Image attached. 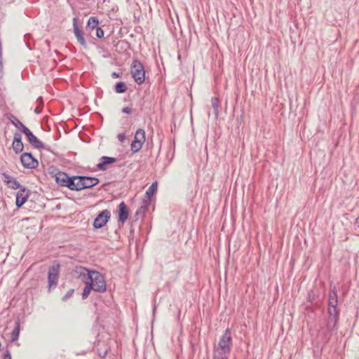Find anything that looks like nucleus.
<instances>
[{"mask_svg":"<svg viewBox=\"0 0 359 359\" xmlns=\"http://www.w3.org/2000/svg\"><path fill=\"white\" fill-rule=\"evenodd\" d=\"M314 298V295L311 294V293L309 294L308 300L309 302H311Z\"/></svg>","mask_w":359,"mask_h":359,"instance_id":"obj_40","label":"nucleus"},{"mask_svg":"<svg viewBox=\"0 0 359 359\" xmlns=\"http://www.w3.org/2000/svg\"><path fill=\"white\" fill-rule=\"evenodd\" d=\"M158 187V183L157 182H154L151 183V184L149 187L148 189L146 191V196H147V200H144L143 203H150L151 201V197L156 192Z\"/></svg>","mask_w":359,"mask_h":359,"instance_id":"obj_19","label":"nucleus"},{"mask_svg":"<svg viewBox=\"0 0 359 359\" xmlns=\"http://www.w3.org/2000/svg\"><path fill=\"white\" fill-rule=\"evenodd\" d=\"M91 290H94V287L92 284V283H88V281H86V286L84 287L82 292V299H86Z\"/></svg>","mask_w":359,"mask_h":359,"instance_id":"obj_24","label":"nucleus"},{"mask_svg":"<svg viewBox=\"0 0 359 359\" xmlns=\"http://www.w3.org/2000/svg\"><path fill=\"white\" fill-rule=\"evenodd\" d=\"M46 42L49 44L50 43V41L48 40H46Z\"/></svg>","mask_w":359,"mask_h":359,"instance_id":"obj_45","label":"nucleus"},{"mask_svg":"<svg viewBox=\"0 0 359 359\" xmlns=\"http://www.w3.org/2000/svg\"><path fill=\"white\" fill-rule=\"evenodd\" d=\"M132 142L144 144L145 142V132L143 129L139 128L136 130L134 140Z\"/></svg>","mask_w":359,"mask_h":359,"instance_id":"obj_21","label":"nucleus"},{"mask_svg":"<svg viewBox=\"0 0 359 359\" xmlns=\"http://www.w3.org/2000/svg\"><path fill=\"white\" fill-rule=\"evenodd\" d=\"M40 100L41 102H42V97H39L37 100Z\"/></svg>","mask_w":359,"mask_h":359,"instance_id":"obj_43","label":"nucleus"},{"mask_svg":"<svg viewBox=\"0 0 359 359\" xmlns=\"http://www.w3.org/2000/svg\"><path fill=\"white\" fill-rule=\"evenodd\" d=\"M99 20L96 17H90L87 22V27L91 30L98 27Z\"/></svg>","mask_w":359,"mask_h":359,"instance_id":"obj_26","label":"nucleus"},{"mask_svg":"<svg viewBox=\"0 0 359 359\" xmlns=\"http://www.w3.org/2000/svg\"><path fill=\"white\" fill-rule=\"evenodd\" d=\"M355 224L359 228V216L356 218Z\"/></svg>","mask_w":359,"mask_h":359,"instance_id":"obj_41","label":"nucleus"},{"mask_svg":"<svg viewBox=\"0 0 359 359\" xmlns=\"http://www.w3.org/2000/svg\"><path fill=\"white\" fill-rule=\"evenodd\" d=\"M80 177L81 176L79 175L72 177L68 176L63 187H67L72 191H80V184L79 180V177Z\"/></svg>","mask_w":359,"mask_h":359,"instance_id":"obj_15","label":"nucleus"},{"mask_svg":"<svg viewBox=\"0 0 359 359\" xmlns=\"http://www.w3.org/2000/svg\"><path fill=\"white\" fill-rule=\"evenodd\" d=\"M12 148L15 154L21 153L24 149V144L22 142V135L19 133H15L12 143Z\"/></svg>","mask_w":359,"mask_h":359,"instance_id":"obj_14","label":"nucleus"},{"mask_svg":"<svg viewBox=\"0 0 359 359\" xmlns=\"http://www.w3.org/2000/svg\"><path fill=\"white\" fill-rule=\"evenodd\" d=\"M130 74L135 82L141 85L145 81V69L142 63L138 60H133L130 65Z\"/></svg>","mask_w":359,"mask_h":359,"instance_id":"obj_2","label":"nucleus"},{"mask_svg":"<svg viewBox=\"0 0 359 359\" xmlns=\"http://www.w3.org/2000/svg\"><path fill=\"white\" fill-rule=\"evenodd\" d=\"M144 204L142 205H141L136 211L135 212V217H137V219L139 218L140 216L141 217H143L145 214V212H147V209H148V205L150 204V203H143Z\"/></svg>","mask_w":359,"mask_h":359,"instance_id":"obj_28","label":"nucleus"},{"mask_svg":"<svg viewBox=\"0 0 359 359\" xmlns=\"http://www.w3.org/2000/svg\"><path fill=\"white\" fill-rule=\"evenodd\" d=\"M67 177L68 175L66 172L60 171L56 173L55 180L59 186L63 187Z\"/></svg>","mask_w":359,"mask_h":359,"instance_id":"obj_22","label":"nucleus"},{"mask_svg":"<svg viewBox=\"0 0 359 359\" xmlns=\"http://www.w3.org/2000/svg\"><path fill=\"white\" fill-rule=\"evenodd\" d=\"M107 352H108V350L106 348L105 349H102V348L97 349V353L100 358H104L105 355H107Z\"/></svg>","mask_w":359,"mask_h":359,"instance_id":"obj_34","label":"nucleus"},{"mask_svg":"<svg viewBox=\"0 0 359 359\" xmlns=\"http://www.w3.org/2000/svg\"><path fill=\"white\" fill-rule=\"evenodd\" d=\"M80 191L84 189L92 188L97 185L100 180L97 177L89 176H81L79 177Z\"/></svg>","mask_w":359,"mask_h":359,"instance_id":"obj_9","label":"nucleus"},{"mask_svg":"<svg viewBox=\"0 0 359 359\" xmlns=\"http://www.w3.org/2000/svg\"><path fill=\"white\" fill-rule=\"evenodd\" d=\"M130 46V43L126 40H121L116 44V48L126 50Z\"/></svg>","mask_w":359,"mask_h":359,"instance_id":"obj_30","label":"nucleus"},{"mask_svg":"<svg viewBox=\"0 0 359 359\" xmlns=\"http://www.w3.org/2000/svg\"><path fill=\"white\" fill-rule=\"evenodd\" d=\"M229 354V351L217 349L215 351L213 359H228Z\"/></svg>","mask_w":359,"mask_h":359,"instance_id":"obj_23","label":"nucleus"},{"mask_svg":"<svg viewBox=\"0 0 359 359\" xmlns=\"http://www.w3.org/2000/svg\"><path fill=\"white\" fill-rule=\"evenodd\" d=\"M22 165L26 169H34L39 165V161L34 157L32 153H22L20 157Z\"/></svg>","mask_w":359,"mask_h":359,"instance_id":"obj_7","label":"nucleus"},{"mask_svg":"<svg viewBox=\"0 0 359 359\" xmlns=\"http://www.w3.org/2000/svg\"><path fill=\"white\" fill-rule=\"evenodd\" d=\"M95 29H96V36L97 38L101 39V38L104 37V30L101 27H98Z\"/></svg>","mask_w":359,"mask_h":359,"instance_id":"obj_33","label":"nucleus"},{"mask_svg":"<svg viewBox=\"0 0 359 359\" xmlns=\"http://www.w3.org/2000/svg\"><path fill=\"white\" fill-rule=\"evenodd\" d=\"M110 0H103V2H106V1H108L109 2Z\"/></svg>","mask_w":359,"mask_h":359,"instance_id":"obj_44","label":"nucleus"},{"mask_svg":"<svg viewBox=\"0 0 359 359\" xmlns=\"http://www.w3.org/2000/svg\"><path fill=\"white\" fill-rule=\"evenodd\" d=\"M20 331V320L19 318L15 320V328L11 332V341L14 342L17 341L19 338Z\"/></svg>","mask_w":359,"mask_h":359,"instance_id":"obj_20","label":"nucleus"},{"mask_svg":"<svg viewBox=\"0 0 359 359\" xmlns=\"http://www.w3.org/2000/svg\"><path fill=\"white\" fill-rule=\"evenodd\" d=\"M92 270L87 269L81 266H76L72 271L73 277L80 278L83 281H86L88 277V273H90Z\"/></svg>","mask_w":359,"mask_h":359,"instance_id":"obj_13","label":"nucleus"},{"mask_svg":"<svg viewBox=\"0 0 359 359\" xmlns=\"http://www.w3.org/2000/svg\"><path fill=\"white\" fill-rule=\"evenodd\" d=\"M128 209L124 201H122L118 205V219L122 224L125 223L128 219Z\"/></svg>","mask_w":359,"mask_h":359,"instance_id":"obj_16","label":"nucleus"},{"mask_svg":"<svg viewBox=\"0 0 359 359\" xmlns=\"http://www.w3.org/2000/svg\"><path fill=\"white\" fill-rule=\"evenodd\" d=\"M127 90V86L123 81L117 82L114 86V91L116 93H124Z\"/></svg>","mask_w":359,"mask_h":359,"instance_id":"obj_25","label":"nucleus"},{"mask_svg":"<svg viewBox=\"0 0 359 359\" xmlns=\"http://www.w3.org/2000/svg\"><path fill=\"white\" fill-rule=\"evenodd\" d=\"M6 116L7 119L9 120L11 123L22 133L27 128L13 114L8 113Z\"/></svg>","mask_w":359,"mask_h":359,"instance_id":"obj_18","label":"nucleus"},{"mask_svg":"<svg viewBox=\"0 0 359 359\" xmlns=\"http://www.w3.org/2000/svg\"><path fill=\"white\" fill-rule=\"evenodd\" d=\"M87 281L92 283L95 292H104L107 290L104 277L97 271L92 270L91 273H88Z\"/></svg>","mask_w":359,"mask_h":359,"instance_id":"obj_3","label":"nucleus"},{"mask_svg":"<svg viewBox=\"0 0 359 359\" xmlns=\"http://www.w3.org/2000/svg\"><path fill=\"white\" fill-rule=\"evenodd\" d=\"M111 218V212L109 210L105 209L98 213L97 217L93 221V228L99 229L104 227Z\"/></svg>","mask_w":359,"mask_h":359,"instance_id":"obj_6","label":"nucleus"},{"mask_svg":"<svg viewBox=\"0 0 359 359\" xmlns=\"http://www.w3.org/2000/svg\"><path fill=\"white\" fill-rule=\"evenodd\" d=\"M73 29H74V34L78 41V42L81 44V46L86 48H87V43L86 41V39L84 38V33L83 32L79 27L76 18H74L73 19Z\"/></svg>","mask_w":359,"mask_h":359,"instance_id":"obj_11","label":"nucleus"},{"mask_svg":"<svg viewBox=\"0 0 359 359\" xmlns=\"http://www.w3.org/2000/svg\"><path fill=\"white\" fill-rule=\"evenodd\" d=\"M3 359H12L11 351L8 349L4 352Z\"/></svg>","mask_w":359,"mask_h":359,"instance_id":"obj_35","label":"nucleus"},{"mask_svg":"<svg viewBox=\"0 0 359 359\" xmlns=\"http://www.w3.org/2000/svg\"><path fill=\"white\" fill-rule=\"evenodd\" d=\"M132 108L129 107H123L122 109V112L126 114H130L132 113Z\"/></svg>","mask_w":359,"mask_h":359,"instance_id":"obj_36","label":"nucleus"},{"mask_svg":"<svg viewBox=\"0 0 359 359\" xmlns=\"http://www.w3.org/2000/svg\"><path fill=\"white\" fill-rule=\"evenodd\" d=\"M60 267V264L57 261H55L53 264L48 268V291L49 292H50L53 289L55 288L57 285Z\"/></svg>","mask_w":359,"mask_h":359,"instance_id":"obj_4","label":"nucleus"},{"mask_svg":"<svg viewBox=\"0 0 359 359\" xmlns=\"http://www.w3.org/2000/svg\"><path fill=\"white\" fill-rule=\"evenodd\" d=\"M74 292V289H70L67 291V292L62 297V300L63 302H66L69 298H71Z\"/></svg>","mask_w":359,"mask_h":359,"instance_id":"obj_31","label":"nucleus"},{"mask_svg":"<svg viewBox=\"0 0 359 359\" xmlns=\"http://www.w3.org/2000/svg\"><path fill=\"white\" fill-rule=\"evenodd\" d=\"M41 111H42V107H39H39H36L34 109V113H35V114H40V113L41 112Z\"/></svg>","mask_w":359,"mask_h":359,"instance_id":"obj_38","label":"nucleus"},{"mask_svg":"<svg viewBox=\"0 0 359 359\" xmlns=\"http://www.w3.org/2000/svg\"><path fill=\"white\" fill-rule=\"evenodd\" d=\"M22 133L25 135L29 144L33 147L39 149H43L48 151L53 152L50 147L41 142L28 128L25 129Z\"/></svg>","mask_w":359,"mask_h":359,"instance_id":"obj_5","label":"nucleus"},{"mask_svg":"<svg viewBox=\"0 0 359 359\" xmlns=\"http://www.w3.org/2000/svg\"><path fill=\"white\" fill-rule=\"evenodd\" d=\"M3 182L8 186V188L12 189H20L23 187L15 178L9 175L6 172L1 173Z\"/></svg>","mask_w":359,"mask_h":359,"instance_id":"obj_12","label":"nucleus"},{"mask_svg":"<svg viewBox=\"0 0 359 359\" xmlns=\"http://www.w3.org/2000/svg\"><path fill=\"white\" fill-rule=\"evenodd\" d=\"M143 144L132 142L130 144V150L133 153L138 152L142 147Z\"/></svg>","mask_w":359,"mask_h":359,"instance_id":"obj_29","label":"nucleus"},{"mask_svg":"<svg viewBox=\"0 0 359 359\" xmlns=\"http://www.w3.org/2000/svg\"><path fill=\"white\" fill-rule=\"evenodd\" d=\"M48 172L50 175L55 178L56 173L60 172V171H59L58 169L55 166H50L48 169Z\"/></svg>","mask_w":359,"mask_h":359,"instance_id":"obj_32","label":"nucleus"},{"mask_svg":"<svg viewBox=\"0 0 359 359\" xmlns=\"http://www.w3.org/2000/svg\"><path fill=\"white\" fill-rule=\"evenodd\" d=\"M117 137L120 142H123L126 139V135L125 133H119Z\"/></svg>","mask_w":359,"mask_h":359,"instance_id":"obj_37","label":"nucleus"},{"mask_svg":"<svg viewBox=\"0 0 359 359\" xmlns=\"http://www.w3.org/2000/svg\"><path fill=\"white\" fill-rule=\"evenodd\" d=\"M156 312V306H154L153 308V313L154 314Z\"/></svg>","mask_w":359,"mask_h":359,"instance_id":"obj_42","label":"nucleus"},{"mask_svg":"<svg viewBox=\"0 0 359 359\" xmlns=\"http://www.w3.org/2000/svg\"><path fill=\"white\" fill-rule=\"evenodd\" d=\"M100 162L97 164L96 167L98 170L104 171L107 170V165L116 162L117 159L114 157L102 156L100 159Z\"/></svg>","mask_w":359,"mask_h":359,"instance_id":"obj_17","label":"nucleus"},{"mask_svg":"<svg viewBox=\"0 0 359 359\" xmlns=\"http://www.w3.org/2000/svg\"><path fill=\"white\" fill-rule=\"evenodd\" d=\"M30 194V190L23 187L19 189L16 194L15 205L17 208H21L27 201Z\"/></svg>","mask_w":359,"mask_h":359,"instance_id":"obj_10","label":"nucleus"},{"mask_svg":"<svg viewBox=\"0 0 359 359\" xmlns=\"http://www.w3.org/2000/svg\"><path fill=\"white\" fill-rule=\"evenodd\" d=\"M338 302L337 287L334 285L330 284V292L328 294L327 318L325 320L326 341L330 339L334 331L338 330V323L340 314L339 310L338 309Z\"/></svg>","mask_w":359,"mask_h":359,"instance_id":"obj_1","label":"nucleus"},{"mask_svg":"<svg viewBox=\"0 0 359 359\" xmlns=\"http://www.w3.org/2000/svg\"><path fill=\"white\" fill-rule=\"evenodd\" d=\"M212 106L214 110L215 118H217L219 115V100L217 97H212L211 99Z\"/></svg>","mask_w":359,"mask_h":359,"instance_id":"obj_27","label":"nucleus"},{"mask_svg":"<svg viewBox=\"0 0 359 359\" xmlns=\"http://www.w3.org/2000/svg\"><path fill=\"white\" fill-rule=\"evenodd\" d=\"M231 330L229 328H226L219 339L218 343L219 349L231 352Z\"/></svg>","mask_w":359,"mask_h":359,"instance_id":"obj_8","label":"nucleus"},{"mask_svg":"<svg viewBox=\"0 0 359 359\" xmlns=\"http://www.w3.org/2000/svg\"><path fill=\"white\" fill-rule=\"evenodd\" d=\"M111 76L112 78L114 79H117V78H119L121 76L120 74L119 73H116V72H113L111 74Z\"/></svg>","mask_w":359,"mask_h":359,"instance_id":"obj_39","label":"nucleus"}]
</instances>
